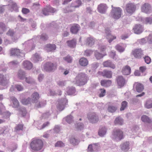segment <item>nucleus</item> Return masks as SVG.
<instances>
[{
  "mask_svg": "<svg viewBox=\"0 0 152 152\" xmlns=\"http://www.w3.org/2000/svg\"><path fill=\"white\" fill-rule=\"evenodd\" d=\"M22 12L23 13L26 14L30 12L29 10L26 8H23L22 10Z\"/></svg>",
  "mask_w": 152,
  "mask_h": 152,
  "instance_id": "obj_56",
  "label": "nucleus"
},
{
  "mask_svg": "<svg viewBox=\"0 0 152 152\" xmlns=\"http://www.w3.org/2000/svg\"><path fill=\"white\" fill-rule=\"evenodd\" d=\"M131 72V69L129 66L126 65L124 66L122 69L121 72L124 75H128Z\"/></svg>",
  "mask_w": 152,
  "mask_h": 152,
  "instance_id": "obj_18",
  "label": "nucleus"
},
{
  "mask_svg": "<svg viewBox=\"0 0 152 152\" xmlns=\"http://www.w3.org/2000/svg\"><path fill=\"white\" fill-rule=\"evenodd\" d=\"M88 61L85 58L83 57L80 58L79 60V64L82 66H85L88 64Z\"/></svg>",
  "mask_w": 152,
  "mask_h": 152,
  "instance_id": "obj_23",
  "label": "nucleus"
},
{
  "mask_svg": "<svg viewBox=\"0 0 152 152\" xmlns=\"http://www.w3.org/2000/svg\"><path fill=\"white\" fill-rule=\"evenodd\" d=\"M57 66V64L47 62L44 66V69L46 71L50 72L56 70Z\"/></svg>",
  "mask_w": 152,
  "mask_h": 152,
  "instance_id": "obj_4",
  "label": "nucleus"
},
{
  "mask_svg": "<svg viewBox=\"0 0 152 152\" xmlns=\"http://www.w3.org/2000/svg\"><path fill=\"white\" fill-rule=\"evenodd\" d=\"M87 118L90 122L92 123H96L99 121L98 116L95 113H90L87 115Z\"/></svg>",
  "mask_w": 152,
  "mask_h": 152,
  "instance_id": "obj_7",
  "label": "nucleus"
},
{
  "mask_svg": "<svg viewBox=\"0 0 152 152\" xmlns=\"http://www.w3.org/2000/svg\"><path fill=\"white\" fill-rule=\"evenodd\" d=\"M100 93L99 94V97H102L104 96L106 93V91L104 89L101 88L99 89Z\"/></svg>",
  "mask_w": 152,
  "mask_h": 152,
  "instance_id": "obj_47",
  "label": "nucleus"
},
{
  "mask_svg": "<svg viewBox=\"0 0 152 152\" xmlns=\"http://www.w3.org/2000/svg\"><path fill=\"white\" fill-rule=\"evenodd\" d=\"M5 107L3 105L1 104L0 107V114L2 115V112L4 110H5Z\"/></svg>",
  "mask_w": 152,
  "mask_h": 152,
  "instance_id": "obj_60",
  "label": "nucleus"
},
{
  "mask_svg": "<svg viewBox=\"0 0 152 152\" xmlns=\"http://www.w3.org/2000/svg\"><path fill=\"white\" fill-rule=\"evenodd\" d=\"M106 132V129L105 127H103L100 129L98 134L100 136H103Z\"/></svg>",
  "mask_w": 152,
  "mask_h": 152,
  "instance_id": "obj_32",
  "label": "nucleus"
},
{
  "mask_svg": "<svg viewBox=\"0 0 152 152\" xmlns=\"http://www.w3.org/2000/svg\"><path fill=\"white\" fill-rule=\"evenodd\" d=\"M15 88L18 91H21L23 90V86L19 85H16L15 86Z\"/></svg>",
  "mask_w": 152,
  "mask_h": 152,
  "instance_id": "obj_52",
  "label": "nucleus"
},
{
  "mask_svg": "<svg viewBox=\"0 0 152 152\" xmlns=\"http://www.w3.org/2000/svg\"><path fill=\"white\" fill-rule=\"evenodd\" d=\"M10 54L12 56H24V55L20 52V50L17 48H12L10 50Z\"/></svg>",
  "mask_w": 152,
  "mask_h": 152,
  "instance_id": "obj_13",
  "label": "nucleus"
},
{
  "mask_svg": "<svg viewBox=\"0 0 152 152\" xmlns=\"http://www.w3.org/2000/svg\"><path fill=\"white\" fill-rule=\"evenodd\" d=\"M77 130L78 131L81 130L83 128V124L81 123H78L76 127Z\"/></svg>",
  "mask_w": 152,
  "mask_h": 152,
  "instance_id": "obj_49",
  "label": "nucleus"
},
{
  "mask_svg": "<svg viewBox=\"0 0 152 152\" xmlns=\"http://www.w3.org/2000/svg\"><path fill=\"white\" fill-rule=\"evenodd\" d=\"M63 59L68 63H71L72 62V58L70 56L68 55L66 57H64Z\"/></svg>",
  "mask_w": 152,
  "mask_h": 152,
  "instance_id": "obj_44",
  "label": "nucleus"
},
{
  "mask_svg": "<svg viewBox=\"0 0 152 152\" xmlns=\"http://www.w3.org/2000/svg\"><path fill=\"white\" fill-rule=\"evenodd\" d=\"M114 123L115 124H119L121 125L123 124V120L121 118L118 117L115 119Z\"/></svg>",
  "mask_w": 152,
  "mask_h": 152,
  "instance_id": "obj_39",
  "label": "nucleus"
},
{
  "mask_svg": "<svg viewBox=\"0 0 152 152\" xmlns=\"http://www.w3.org/2000/svg\"><path fill=\"white\" fill-rule=\"evenodd\" d=\"M112 137L113 140L115 141H120L124 138L123 132L119 129L114 130L112 133Z\"/></svg>",
  "mask_w": 152,
  "mask_h": 152,
  "instance_id": "obj_2",
  "label": "nucleus"
},
{
  "mask_svg": "<svg viewBox=\"0 0 152 152\" xmlns=\"http://www.w3.org/2000/svg\"><path fill=\"white\" fill-rule=\"evenodd\" d=\"M25 74L24 71L20 69L18 73V77L21 80L24 79L25 77Z\"/></svg>",
  "mask_w": 152,
  "mask_h": 152,
  "instance_id": "obj_26",
  "label": "nucleus"
},
{
  "mask_svg": "<svg viewBox=\"0 0 152 152\" xmlns=\"http://www.w3.org/2000/svg\"><path fill=\"white\" fill-rule=\"evenodd\" d=\"M132 54L135 58H140L143 55L142 51L141 49H136L132 51Z\"/></svg>",
  "mask_w": 152,
  "mask_h": 152,
  "instance_id": "obj_8",
  "label": "nucleus"
},
{
  "mask_svg": "<svg viewBox=\"0 0 152 152\" xmlns=\"http://www.w3.org/2000/svg\"><path fill=\"white\" fill-rule=\"evenodd\" d=\"M117 109V107L115 106L112 105L109 106L108 107V111L111 113H113L115 112Z\"/></svg>",
  "mask_w": 152,
  "mask_h": 152,
  "instance_id": "obj_36",
  "label": "nucleus"
},
{
  "mask_svg": "<svg viewBox=\"0 0 152 152\" xmlns=\"http://www.w3.org/2000/svg\"><path fill=\"white\" fill-rule=\"evenodd\" d=\"M34 59L36 62L39 61L41 59V58L37 54H35L34 56Z\"/></svg>",
  "mask_w": 152,
  "mask_h": 152,
  "instance_id": "obj_53",
  "label": "nucleus"
},
{
  "mask_svg": "<svg viewBox=\"0 0 152 152\" xmlns=\"http://www.w3.org/2000/svg\"><path fill=\"white\" fill-rule=\"evenodd\" d=\"M58 84L59 86L62 87L64 86V83L63 81H60L58 82Z\"/></svg>",
  "mask_w": 152,
  "mask_h": 152,
  "instance_id": "obj_63",
  "label": "nucleus"
},
{
  "mask_svg": "<svg viewBox=\"0 0 152 152\" xmlns=\"http://www.w3.org/2000/svg\"><path fill=\"white\" fill-rule=\"evenodd\" d=\"M151 5L148 3H145L142 4L141 7V10L142 12L146 14L149 13L152 11Z\"/></svg>",
  "mask_w": 152,
  "mask_h": 152,
  "instance_id": "obj_5",
  "label": "nucleus"
},
{
  "mask_svg": "<svg viewBox=\"0 0 152 152\" xmlns=\"http://www.w3.org/2000/svg\"><path fill=\"white\" fill-rule=\"evenodd\" d=\"M64 146V143L61 141H57L55 144V147H62Z\"/></svg>",
  "mask_w": 152,
  "mask_h": 152,
  "instance_id": "obj_42",
  "label": "nucleus"
},
{
  "mask_svg": "<svg viewBox=\"0 0 152 152\" xmlns=\"http://www.w3.org/2000/svg\"><path fill=\"white\" fill-rule=\"evenodd\" d=\"M43 146V142L40 139L34 138L32 139L30 144L31 149L34 151L41 150Z\"/></svg>",
  "mask_w": 152,
  "mask_h": 152,
  "instance_id": "obj_1",
  "label": "nucleus"
},
{
  "mask_svg": "<svg viewBox=\"0 0 152 152\" xmlns=\"http://www.w3.org/2000/svg\"><path fill=\"white\" fill-rule=\"evenodd\" d=\"M88 151L92 152L93 151L92 145H89L88 147Z\"/></svg>",
  "mask_w": 152,
  "mask_h": 152,
  "instance_id": "obj_64",
  "label": "nucleus"
},
{
  "mask_svg": "<svg viewBox=\"0 0 152 152\" xmlns=\"http://www.w3.org/2000/svg\"><path fill=\"white\" fill-rule=\"evenodd\" d=\"M134 88H135L137 92H140L144 89L143 85L139 83H135L134 85Z\"/></svg>",
  "mask_w": 152,
  "mask_h": 152,
  "instance_id": "obj_19",
  "label": "nucleus"
},
{
  "mask_svg": "<svg viewBox=\"0 0 152 152\" xmlns=\"http://www.w3.org/2000/svg\"><path fill=\"white\" fill-rule=\"evenodd\" d=\"M146 67L145 66H141L140 67V70L142 72H144L146 70Z\"/></svg>",
  "mask_w": 152,
  "mask_h": 152,
  "instance_id": "obj_62",
  "label": "nucleus"
},
{
  "mask_svg": "<svg viewBox=\"0 0 152 152\" xmlns=\"http://www.w3.org/2000/svg\"><path fill=\"white\" fill-rule=\"evenodd\" d=\"M129 142H126L124 143L121 146V148L122 150L126 151L129 149Z\"/></svg>",
  "mask_w": 152,
  "mask_h": 152,
  "instance_id": "obj_25",
  "label": "nucleus"
},
{
  "mask_svg": "<svg viewBox=\"0 0 152 152\" xmlns=\"http://www.w3.org/2000/svg\"><path fill=\"white\" fill-rule=\"evenodd\" d=\"M112 7H113L112 6ZM122 10L120 7H112L111 12V16L115 19L119 18L121 16Z\"/></svg>",
  "mask_w": 152,
  "mask_h": 152,
  "instance_id": "obj_3",
  "label": "nucleus"
},
{
  "mask_svg": "<svg viewBox=\"0 0 152 152\" xmlns=\"http://www.w3.org/2000/svg\"><path fill=\"white\" fill-rule=\"evenodd\" d=\"M31 99L30 98L27 99H23L21 101V103L23 104L26 105L30 103Z\"/></svg>",
  "mask_w": 152,
  "mask_h": 152,
  "instance_id": "obj_38",
  "label": "nucleus"
},
{
  "mask_svg": "<svg viewBox=\"0 0 152 152\" xmlns=\"http://www.w3.org/2000/svg\"><path fill=\"white\" fill-rule=\"evenodd\" d=\"M92 53L91 50H87L85 51L84 55L86 56H90Z\"/></svg>",
  "mask_w": 152,
  "mask_h": 152,
  "instance_id": "obj_54",
  "label": "nucleus"
},
{
  "mask_svg": "<svg viewBox=\"0 0 152 152\" xmlns=\"http://www.w3.org/2000/svg\"><path fill=\"white\" fill-rule=\"evenodd\" d=\"M144 23L145 24H151L152 23V18H146L145 19Z\"/></svg>",
  "mask_w": 152,
  "mask_h": 152,
  "instance_id": "obj_43",
  "label": "nucleus"
},
{
  "mask_svg": "<svg viewBox=\"0 0 152 152\" xmlns=\"http://www.w3.org/2000/svg\"><path fill=\"white\" fill-rule=\"evenodd\" d=\"M6 29L5 24L2 22H0V34H2Z\"/></svg>",
  "mask_w": 152,
  "mask_h": 152,
  "instance_id": "obj_29",
  "label": "nucleus"
},
{
  "mask_svg": "<svg viewBox=\"0 0 152 152\" xmlns=\"http://www.w3.org/2000/svg\"><path fill=\"white\" fill-rule=\"evenodd\" d=\"M41 39L43 40H46L48 39V37L46 34H43L42 35Z\"/></svg>",
  "mask_w": 152,
  "mask_h": 152,
  "instance_id": "obj_58",
  "label": "nucleus"
},
{
  "mask_svg": "<svg viewBox=\"0 0 152 152\" xmlns=\"http://www.w3.org/2000/svg\"><path fill=\"white\" fill-rule=\"evenodd\" d=\"M26 81L28 83H32L34 82V80L29 77L26 78Z\"/></svg>",
  "mask_w": 152,
  "mask_h": 152,
  "instance_id": "obj_51",
  "label": "nucleus"
},
{
  "mask_svg": "<svg viewBox=\"0 0 152 152\" xmlns=\"http://www.w3.org/2000/svg\"><path fill=\"white\" fill-rule=\"evenodd\" d=\"M4 117L6 118H10L11 113L8 111H6L3 113Z\"/></svg>",
  "mask_w": 152,
  "mask_h": 152,
  "instance_id": "obj_46",
  "label": "nucleus"
},
{
  "mask_svg": "<svg viewBox=\"0 0 152 152\" xmlns=\"http://www.w3.org/2000/svg\"><path fill=\"white\" fill-rule=\"evenodd\" d=\"M10 98L13 103V107H18L19 105V103L18 100L14 97H11Z\"/></svg>",
  "mask_w": 152,
  "mask_h": 152,
  "instance_id": "obj_27",
  "label": "nucleus"
},
{
  "mask_svg": "<svg viewBox=\"0 0 152 152\" xmlns=\"http://www.w3.org/2000/svg\"><path fill=\"white\" fill-rule=\"evenodd\" d=\"M106 54L104 53V54H100L97 51H96L95 53V56L97 59H99L102 58L104 56H105Z\"/></svg>",
  "mask_w": 152,
  "mask_h": 152,
  "instance_id": "obj_37",
  "label": "nucleus"
},
{
  "mask_svg": "<svg viewBox=\"0 0 152 152\" xmlns=\"http://www.w3.org/2000/svg\"><path fill=\"white\" fill-rule=\"evenodd\" d=\"M95 40L94 39L91 37L87 38V44L90 46H92L94 43Z\"/></svg>",
  "mask_w": 152,
  "mask_h": 152,
  "instance_id": "obj_30",
  "label": "nucleus"
},
{
  "mask_svg": "<svg viewBox=\"0 0 152 152\" xmlns=\"http://www.w3.org/2000/svg\"><path fill=\"white\" fill-rule=\"evenodd\" d=\"M56 10L54 8L51 7L50 6L46 7L42 10V12L43 14L45 15H47L49 14V12L54 13Z\"/></svg>",
  "mask_w": 152,
  "mask_h": 152,
  "instance_id": "obj_12",
  "label": "nucleus"
},
{
  "mask_svg": "<svg viewBox=\"0 0 152 152\" xmlns=\"http://www.w3.org/2000/svg\"><path fill=\"white\" fill-rule=\"evenodd\" d=\"M115 48L119 52L121 53L124 51L125 49L119 45H117L115 46Z\"/></svg>",
  "mask_w": 152,
  "mask_h": 152,
  "instance_id": "obj_40",
  "label": "nucleus"
},
{
  "mask_svg": "<svg viewBox=\"0 0 152 152\" xmlns=\"http://www.w3.org/2000/svg\"><path fill=\"white\" fill-rule=\"evenodd\" d=\"M107 8L106 4H101L98 6V10L100 13H104Z\"/></svg>",
  "mask_w": 152,
  "mask_h": 152,
  "instance_id": "obj_15",
  "label": "nucleus"
},
{
  "mask_svg": "<svg viewBox=\"0 0 152 152\" xmlns=\"http://www.w3.org/2000/svg\"><path fill=\"white\" fill-rule=\"evenodd\" d=\"M80 29V27L79 25L77 24H74L70 28V31L72 34H76L78 32Z\"/></svg>",
  "mask_w": 152,
  "mask_h": 152,
  "instance_id": "obj_17",
  "label": "nucleus"
},
{
  "mask_svg": "<svg viewBox=\"0 0 152 152\" xmlns=\"http://www.w3.org/2000/svg\"><path fill=\"white\" fill-rule=\"evenodd\" d=\"M45 47L47 52H49L55 50L56 48V45L55 44H48Z\"/></svg>",
  "mask_w": 152,
  "mask_h": 152,
  "instance_id": "obj_21",
  "label": "nucleus"
},
{
  "mask_svg": "<svg viewBox=\"0 0 152 152\" xmlns=\"http://www.w3.org/2000/svg\"><path fill=\"white\" fill-rule=\"evenodd\" d=\"M145 107L148 109L152 108V101L151 100H147L145 105Z\"/></svg>",
  "mask_w": 152,
  "mask_h": 152,
  "instance_id": "obj_35",
  "label": "nucleus"
},
{
  "mask_svg": "<svg viewBox=\"0 0 152 152\" xmlns=\"http://www.w3.org/2000/svg\"><path fill=\"white\" fill-rule=\"evenodd\" d=\"M32 98L34 102H35L39 98V94L37 92L34 93L32 95Z\"/></svg>",
  "mask_w": 152,
  "mask_h": 152,
  "instance_id": "obj_34",
  "label": "nucleus"
},
{
  "mask_svg": "<svg viewBox=\"0 0 152 152\" xmlns=\"http://www.w3.org/2000/svg\"><path fill=\"white\" fill-rule=\"evenodd\" d=\"M141 120L143 122L147 123H150L151 121V120L147 116L143 115L141 118Z\"/></svg>",
  "mask_w": 152,
  "mask_h": 152,
  "instance_id": "obj_31",
  "label": "nucleus"
},
{
  "mask_svg": "<svg viewBox=\"0 0 152 152\" xmlns=\"http://www.w3.org/2000/svg\"><path fill=\"white\" fill-rule=\"evenodd\" d=\"M127 105V102L126 101H123L121 103V106L120 108L121 111L124 110L126 107Z\"/></svg>",
  "mask_w": 152,
  "mask_h": 152,
  "instance_id": "obj_41",
  "label": "nucleus"
},
{
  "mask_svg": "<svg viewBox=\"0 0 152 152\" xmlns=\"http://www.w3.org/2000/svg\"><path fill=\"white\" fill-rule=\"evenodd\" d=\"M116 80L118 86L121 88L126 84V80L122 76H118L116 78Z\"/></svg>",
  "mask_w": 152,
  "mask_h": 152,
  "instance_id": "obj_11",
  "label": "nucleus"
},
{
  "mask_svg": "<svg viewBox=\"0 0 152 152\" xmlns=\"http://www.w3.org/2000/svg\"><path fill=\"white\" fill-rule=\"evenodd\" d=\"M14 31L11 29H10L7 33V35L10 36H12L14 34Z\"/></svg>",
  "mask_w": 152,
  "mask_h": 152,
  "instance_id": "obj_57",
  "label": "nucleus"
},
{
  "mask_svg": "<svg viewBox=\"0 0 152 152\" xmlns=\"http://www.w3.org/2000/svg\"><path fill=\"white\" fill-rule=\"evenodd\" d=\"M23 129V125L22 124H18L15 128L16 131H19L22 130Z\"/></svg>",
  "mask_w": 152,
  "mask_h": 152,
  "instance_id": "obj_50",
  "label": "nucleus"
},
{
  "mask_svg": "<svg viewBox=\"0 0 152 152\" xmlns=\"http://www.w3.org/2000/svg\"><path fill=\"white\" fill-rule=\"evenodd\" d=\"M136 7L135 4L132 3L127 4L126 6V10L127 13L132 14L136 10Z\"/></svg>",
  "mask_w": 152,
  "mask_h": 152,
  "instance_id": "obj_6",
  "label": "nucleus"
},
{
  "mask_svg": "<svg viewBox=\"0 0 152 152\" xmlns=\"http://www.w3.org/2000/svg\"><path fill=\"white\" fill-rule=\"evenodd\" d=\"M99 75H101L104 77L110 78L112 77V73L110 71L104 70L103 71H99L98 72Z\"/></svg>",
  "mask_w": 152,
  "mask_h": 152,
  "instance_id": "obj_9",
  "label": "nucleus"
},
{
  "mask_svg": "<svg viewBox=\"0 0 152 152\" xmlns=\"http://www.w3.org/2000/svg\"><path fill=\"white\" fill-rule=\"evenodd\" d=\"M72 118L73 117L72 115H68L66 118V121L67 123L70 124L73 121Z\"/></svg>",
  "mask_w": 152,
  "mask_h": 152,
  "instance_id": "obj_45",
  "label": "nucleus"
},
{
  "mask_svg": "<svg viewBox=\"0 0 152 152\" xmlns=\"http://www.w3.org/2000/svg\"><path fill=\"white\" fill-rule=\"evenodd\" d=\"M24 68L26 69H30L33 66L32 64L29 61H24L22 64Z\"/></svg>",
  "mask_w": 152,
  "mask_h": 152,
  "instance_id": "obj_20",
  "label": "nucleus"
},
{
  "mask_svg": "<svg viewBox=\"0 0 152 152\" xmlns=\"http://www.w3.org/2000/svg\"><path fill=\"white\" fill-rule=\"evenodd\" d=\"M145 62L147 64H149L151 62V59L148 56H146L144 58Z\"/></svg>",
  "mask_w": 152,
  "mask_h": 152,
  "instance_id": "obj_55",
  "label": "nucleus"
},
{
  "mask_svg": "<svg viewBox=\"0 0 152 152\" xmlns=\"http://www.w3.org/2000/svg\"><path fill=\"white\" fill-rule=\"evenodd\" d=\"M147 40L149 44H152V34L149 36L147 38Z\"/></svg>",
  "mask_w": 152,
  "mask_h": 152,
  "instance_id": "obj_59",
  "label": "nucleus"
},
{
  "mask_svg": "<svg viewBox=\"0 0 152 152\" xmlns=\"http://www.w3.org/2000/svg\"><path fill=\"white\" fill-rule=\"evenodd\" d=\"M143 28L140 24H136L133 28L134 33L140 34L143 31Z\"/></svg>",
  "mask_w": 152,
  "mask_h": 152,
  "instance_id": "obj_16",
  "label": "nucleus"
},
{
  "mask_svg": "<svg viewBox=\"0 0 152 152\" xmlns=\"http://www.w3.org/2000/svg\"><path fill=\"white\" fill-rule=\"evenodd\" d=\"M67 43L68 45L71 48L75 47L76 45V41L74 39H73L70 41H67Z\"/></svg>",
  "mask_w": 152,
  "mask_h": 152,
  "instance_id": "obj_28",
  "label": "nucleus"
},
{
  "mask_svg": "<svg viewBox=\"0 0 152 152\" xmlns=\"http://www.w3.org/2000/svg\"><path fill=\"white\" fill-rule=\"evenodd\" d=\"M57 108L60 111L63 110L64 109V106L63 104H59L57 106Z\"/></svg>",
  "mask_w": 152,
  "mask_h": 152,
  "instance_id": "obj_61",
  "label": "nucleus"
},
{
  "mask_svg": "<svg viewBox=\"0 0 152 152\" xmlns=\"http://www.w3.org/2000/svg\"><path fill=\"white\" fill-rule=\"evenodd\" d=\"M19 110L20 112V114L21 115L23 116H24L25 115L26 113V109L24 108H22L20 109Z\"/></svg>",
  "mask_w": 152,
  "mask_h": 152,
  "instance_id": "obj_48",
  "label": "nucleus"
},
{
  "mask_svg": "<svg viewBox=\"0 0 152 152\" xmlns=\"http://www.w3.org/2000/svg\"><path fill=\"white\" fill-rule=\"evenodd\" d=\"M110 30L109 28H106L105 32L106 34V38L108 39L109 42L110 43L114 39L116 38V36L111 34L110 33Z\"/></svg>",
  "mask_w": 152,
  "mask_h": 152,
  "instance_id": "obj_10",
  "label": "nucleus"
},
{
  "mask_svg": "<svg viewBox=\"0 0 152 152\" xmlns=\"http://www.w3.org/2000/svg\"><path fill=\"white\" fill-rule=\"evenodd\" d=\"M73 4H72L73 5ZM82 2L80 0H76L75 2V5H72V7L74 8H77L79 7L81 5Z\"/></svg>",
  "mask_w": 152,
  "mask_h": 152,
  "instance_id": "obj_33",
  "label": "nucleus"
},
{
  "mask_svg": "<svg viewBox=\"0 0 152 152\" xmlns=\"http://www.w3.org/2000/svg\"><path fill=\"white\" fill-rule=\"evenodd\" d=\"M103 65L105 67H110L113 69L115 68V65L113 64L110 61H107L103 63Z\"/></svg>",
  "mask_w": 152,
  "mask_h": 152,
  "instance_id": "obj_24",
  "label": "nucleus"
},
{
  "mask_svg": "<svg viewBox=\"0 0 152 152\" xmlns=\"http://www.w3.org/2000/svg\"><path fill=\"white\" fill-rule=\"evenodd\" d=\"M102 86L107 87L110 86L112 84V81L110 80H102L100 82Z\"/></svg>",
  "mask_w": 152,
  "mask_h": 152,
  "instance_id": "obj_22",
  "label": "nucleus"
},
{
  "mask_svg": "<svg viewBox=\"0 0 152 152\" xmlns=\"http://www.w3.org/2000/svg\"><path fill=\"white\" fill-rule=\"evenodd\" d=\"M9 77H7V76H4L2 74H0V84L4 85L7 84L9 82Z\"/></svg>",
  "mask_w": 152,
  "mask_h": 152,
  "instance_id": "obj_14",
  "label": "nucleus"
}]
</instances>
